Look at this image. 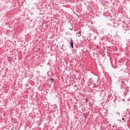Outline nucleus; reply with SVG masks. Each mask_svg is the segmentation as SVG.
I'll return each instance as SVG.
<instances>
[{
    "label": "nucleus",
    "mask_w": 130,
    "mask_h": 130,
    "mask_svg": "<svg viewBox=\"0 0 130 130\" xmlns=\"http://www.w3.org/2000/svg\"><path fill=\"white\" fill-rule=\"evenodd\" d=\"M70 42L72 48H74V41H73V39H71Z\"/></svg>",
    "instance_id": "f257e3e1"
},
{
    "label": "nucleus",
    "mask_w": 130,
    "mask_h": 130,
    "mask_svg": "<svg viewBox=\"0 0 130 130\" xmlns=\"http://www.w3.org/2000/svg\"><path fill=\"white\" fill-rule=\"evenodd\" d=\"M76 36H78V37H80V36H81V31H79V32H77Z\"/></svg>",
    "instance_id": "f03ea898"
},
{
    "label": "nucleus",
    "mask_w": 130,
    "mask_h": 130,
    "mask_svg": "<svg viewBox=\"0 0 130 130\" xmlns=\"http://www.w3.org/2000/svg\"><path fill=\"white\" fill-rule=\"evenodd\" d=\"M50 81H51V83H54V80H53V79H50Z\"/></svg>",
    "instance_id": "7ed1b4c3"
},
{
    "label": "nucleus",
    "mask_w": 130,
    "mask_h": 130,
    "mask_svg": "<svg viewBox=\"0 0 130 130\" xmlns=\"http://www.w3.org/2000/svg\"><path fill=\"white\" fill-rule=\"evenodd\" d=\"M85 100H86V103L88 102V101H89V100H88V99H86Z\"/></svg>",
    "instance_id": "20e7f679"
},
{
    "label": "nucleus",
    "mask_w": 130,
    "mask_h": 130,
    "mask_svg": "<svg viewBox=\"0 0 130 130\" xmlns=\"http://www.w3.org/2000/svg\"><path fill=\"white\" fill-rule=\"evenodd\" d=\"M122 120H124V118H122Z\"/></svg>",
    "instance_id": "39448f33"
},
{
    "label": "nucleus",
    "mask_w": 130,
    "mask_h": 130,
    "mask_svg": "<svg viewBox=\"0 0 130 130\" xmlns=\"http://www.w3.org/2000/svg\"><path fill=\"white\" fill-rule=\"evenodd\" d=\"M89 106H91V105L90 104V103H89Z\"/></svg>",
    "instance_id": "423d86ee"
}]
</instances>
